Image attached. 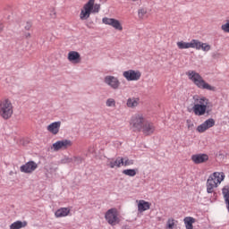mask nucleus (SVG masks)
<instances>
[{"mask_svg": "<svg viewBox=\"0 0 229 229\" xmlns=\"http://www.w3.org/2000/svg\"><path fill=\"white\" fill-rule=\"evenodd\" d=\"M194 106L192 107V112L198 117H201V115H210L212 114V103L210 100L205 97L194 96Z\"/></svg>", "mask_w": 229, "mask_h": 229, "instance_id": "nucleus-1", "label": "nucleus"}, {"mask_svg": "<svg viewBox=\"0 0 229 229\" xmlns=\"http://www.w3.org/2000/svg\"><path fill=\"white\" fill-rule=\"evenodd\" d=\"M189 80H191L198 89H201L202 90H210L211 92H216V89L214 86L207 83L203 77L199 75V73L194 71H189L187 73Z\"/></svg>", "mask_w": 229, "mask_h": 229, "instance_id": "nucleus-2", "label": "nucleus"}, {"mask_svg": "<svg viewBox=\"0 0 229 229\" xmlns=\"http://www.w3.org/2000/svg\"><path fill=\"white\" fill-rule=\"evenodd\" d=\"M225 180V175L219 172H215L211 174L207 181V192L212 194L214 189Z\"/></svg>", "mask_w": 229, "mask_h": 229, "instance_id": "nucleus-3", "label": "nucleus"}, {"mask_svg": "<svg viewBox=\"0 0 229 229\" xmlns=\"http://www.w3.org/2000/svg\"><path fill=\"white\" fill-rule=\"evenodd\" d=\"M0 115L5 121H8L13 115V106L10 99L5 98L0 102Z\"/></svg>", "mask_w": 229, "mask_h": 229, "instance_id": "nucleus-4", "label": "nucleus"}, {"mask_svg": "<svg viewBox=\"0 0 229 229\" xmlns=\"http://www.w3.org/2000/svg\"><path fill=\"white\" fill-rule=\"evenodd\" d=\"M148 120L142 114H134L131 119V129L132 131L139 133Z\"/></svg>", "mask_w": 229, "mask_h": 229, "instance_id": "nucleus-5", "label": "nucleus"}, {"mask_svg": "<svg viewBox=\"0 0 229 229\" xmlns=\"http://www.w3.org/2000/svg\"><path fill=\"white\" fill-rule=\"evenodd\" d=\"M105 217L107 223L112 226H115V225H119V213L117 212V209L111 208L107 210L105 215Z\"/></svg>", "mask_w": 229, "mask_h": 229, "instance_id": "nucleus-6", "label": "nucleus"}, {"mask_svg": "<svg viewBox=\"0 0 229 229\" xmlns=\"http://www.w3.org/2000/svg\"><path fill=\"white\" fill-rule=\"evenodd\" d=\"M99 10H101V4L93 3L92 8L89 12V13L86 14L85 5H83V8L81 9L80 13L81 21H87L90 17V13H99Z\"/></svg>", "mask_w": 229, "mask_h": 229, "instance_id": "nucleus-7", "label": "nucleus"}, {"mask_svg": "<svg viewBox=\"0 0 229 229\" xmlns=\"http://www.w3.org/2000/svg\"><path fill=\"white\" fill-rule=\"evenodd\" d=\"M123 76L127 81H139L142 73L140 71L128 70L123 72Z\"/></svg>", "mask_w": 229, "mask_h": 229, "instance_id": "nucleus-8", "label": "nucleus"}, {"mask_svg": "<svg viewBox=\"0 0 229 229\" xmlns=\"http://www.w3.org/2000/svg\"><path fill=\"white\" fill-rule=\"evenodd\" d=\"M104 83H106V85H108V87H110L114 90H117V89L121 87V81H119V79L112 75H106L104 78Z\"/></svg>", "mask_w": 229, "mask_h": 229, "instance_id": "nucleus-9", "label": "nucleus"}, {"mask_svg": "<svg viewBox=\"0 0 229 229\" xmlns=\"http://www.w3.org/2000/svg\"><path fill=\"white\" fill-rule=\"evenodd\" d=\"M71 146H72V141L70 140H63L54 143L51 147V149H54V151H60V149H69Z\"/></svg>", "mask_w": 229, "mask_h": 229, "instance_id": "nucleus-10", "label": "nucleus"}, {"mask_svg": "<svg viewBox=\"0 0 229 229\" xmlns=\"http://www.w3.org/2000/svg\"><path fill=\"white\" fill-rule=\"evenodd\" d=\"M102 22L106 26H112V28H114L115 30H117V31H123V25L121 24V21H119V20L104 17L102 19Z\"/></svg>", "mask_w": 229, "mask_h": 229, "instance_id": "nucleus-11", "label": "nucleus"}, {"mask_svg": "<svg viewBox=\"0 0 229 229\" xmlns=\"http://www.w3.org/2000/svg\"><path fill=\"white\" fill-rule=\"evenodd\" d=\"M214 126H216V120H214V118H208L197 127V131H199V133H205L207 130H209V128H214Z\"/></svg>", "mask_w": 229, "mask_h": 229, "instance_id": "nucleus-12", "label": "nucleus"}, {"mask_svg": "<svg viewBox=\"0 0 229 229\" xmlns=\"http://www.w3.org/2000/svg\"><path fill=\"white\" fill-rule=\"evenodd\" d=\"M37 167H38V165L37 163H35V161H29L25 165H22L20 167V171L21 173L30 174L33 173V171H35L37 169Z\"/></svg>", "mask_w": 229, "mask_h": 229, "instance_id": "nucleus-13", "label": "nucleus"}, {"mask_svg": "<svg viewBox=\"0 0 229 229\" xmlns=\"http://www.w3.org/2000/svg\"><path fill=\"white\" fill-rule=\"evenodd\" d=\"M140 131H142L143 135L146 137L153 135V133H155V125L147 120Z\"/></svg>", "mask_w": 229, "mask_h": 229, "instance_id": "nucleus-14", "label": "nucleus"}, {"mask_svg": "<svg viewBox=\"0 0 229 229\" xmlns=\"http://www.w3.org/2000/svg\"><path fill=\"white\" fill-rule=\"evenodd\" d=\"M67 58L71 64H81V55L77 51H70Z\"/></svg>", "mask_w": 229, "mask_h": 229, "instance_id": "nucleus-15", "label": "nucleus"}, {"mask_svg": "<svg viewBox=\"0 0 229 229\" xmlns=\"http://www.w3.org/2000/svg\"><path fill=\"white\" fill-rule=\"evenodd\" d=\"M191 160L195 164H205V162H208V155L207 154H195L191 156Z\"/></svg>", "mask_w": 229, "mask_h": 229, "instance_id": "nucleus-16", "label": "nucleus"}, {"mask_svg": "<svg viewBox=\"0 0 229 229\" xmlns=\"http://www.w3.org/2000/svg\"><path fill=\"white\" fill-rule=\"evenodd\" d=\"M60 126H62V122H54L47 127V130L53 135H57L58 131H60Z\"/></svg>", "mask_w": 229, "mask_h": 229, "instance_id": "nucleus-17", "label": "nucleus"}, {"mask_svg": "<svg viewBox=\"0 0 229 229\" xmlns=\"http://www.w3.org/2000/svg\"><path fill=\"white\" fill-rule=\"evenodd\" d=\"M151 208V203L146 200H140L138 204V211L142 213L146 212V210H149Z\"/></svg>", "mask_w": 229, "mask_h": 229, "instance_id": "nucleus-18", "label": "nucleus"}, {"mask_svg": "<svg viewBox=\"0 0 229 229\" xmlns=\"http://www.w3.org/2000/svg\"><path fill=\"white\" fill-rule=\"evenodd\" d=\"M68 214H71V208H61L55 211V217H65Z\"/></svg>", "mask_w": 229, "mask_h": 229, "instance_id": "nucleus-19", "label": "nucleus"}, {"mask_svg": "<svg viewBox=\"0 0 229 229\" xmlns=\"http://www.w3.org/2000/svg\"><path fill=\"white\" fill-rule=\"evenodd\" d=\"M184 225L186 226V229H194V223H196V218L191 217V216H186L183 219Z\"/></svg>", "mask_w": 229, "mask_h": 229, "instance_id": "nucleus-20", "label": "nucleus"}, {"mask_svg": "<svg viewBox=\"0 0 229 229\" xmlns=\"http://www.w3.org/2000/svg\"><path fill=\"white\" fill-rule=\"evenodd\" d=\"M126 106H128V108H136V106H139V98H128Z\"/></svg>", "mask_w": 229, "mask_h": 229, "instance_id": "nucleus-21", "label": "nucleus"}, {"mask_svg": "<svg viewBox=\"0 0 229 229\" xmlns=\"http://www.w3.org/2000/svg\"><path fill=\"white\" fill-rule=\"evenodd\" d=\"M25 226H28V222L16 221L10 225V229H21L25 228Z\"/></svg>", "mask_w": 229, "mask_h": 229, "instance_id": "nucleus-22", "label": "nucleus"}, {"mask_svg": "<svg viewBox=\"0 0 229 229\" xmlns=\"http://www.w3.org/2000/svg\"><path fill=\"white\" fill-rule=\"evenodd\" d=\"M108 165L111 169H114V167H121V165H123V157H118L115 161H111Z\"/></svg>", "mask_w": 229, "mask_h": 229, "instance_id": "nucleus-23", "label": "nucleus"}, {"mask_svg": "<svg viewBox=\"0 0 229 229\" xmlns=\"http://www.w3.org/2000/svg\"><path fill=\"white\" fill-rule=\"evenodd\" d=\"M201 43L202 42L198 39H191L190 42V46L192 49L199 50L201 49Z\"/></svg>", "mask_w": 229, "mask_h": 229, "instance_id": "nucleus-24", "label": "nucleus"}, {"mask_svg": "<svg viewBox=\"0 0 229 229\" xmlns=\"http://www.w3.org/2000/svg\"><path fill=\"white\" fill-rule=\"evenodd\" d=\"M94 3H96V0H89L88 3H86L84 4L85 6V13L89 14V13L90 12V10H92V6L94 4Z\"/></svg>", "mask_w": 229, "mask_h": 229, "instance_id": "nucleus-25", "label": "nucleus"}, {"mask_svg": "<svg viewBox=\"0 0 229 229\" xmlns=\"http://www.w3.org/2000/svg\"><path fill=\"white\" fill-rule=\"evenodd\" d=\"M177 47L180 49H190L191 48V42H184V41H178Z\"/></svg>", "mask_w": 229, "mask_h": 229, "instance_id": "nucleus-26", "label": "nucleus"}, {"mask_svg": "<svg viewBox=\"0 0 229 229\" xmlns=\"http://www.w3.org/2000/svg\"><path fill=\"white\" fill-rule=\"evenodd\" d=\"M133 164H135V161L133 159H130L128 157H123L122 165H124V167L133 165Z\"/></svg>", "mask_w": 229, "mask_h": 229, "instance_id": "nucleus-27", "label": "nucleus"}, {"mask_svg": "<svg viewBox=\"0 0 229 229\" xmlns=\"http://www.w3.org/2000/svg\"><path fill=\"white\" fill-rule=\"evenodd\" d=\"M138 169H125L123 171V174L125 176H135L137 174Z\"/></svg>", "mask_w": 229, "mask_h": 229, "instance_id": "nucleus-28", "label": "nucleus"}, {"mask_svg": "<svg viewBox=\"0 0 229 229\" xmlns=\"http://www.w3.org/2000/svg\"><path fill=\"white\" fill-rule=\"evenodd\" d=\"M148 13V10L145 8H141L138 10V17L139 19H144V15Z\"/></svg>", "mask_w": 229, "mask_h": 229, "instance_id": "nucleus-29", "label": "nucleus"}, {"mask_svg": "<svg viewBox=\"0 0 229 229\" xmlns=\"http://www.w3.org/2000/svg\"><path fill=\"white\" fill-rule=\"evenodd\" d=\"M174 219L169 218L166 222V229H174Z\"/></svg>", "mask_w": 229, "mask_h": 229, "instance_id": "nucleus-30", "label": "nucleus"}, {"mask_svg": "<svg viewBox=\"0 0 229 229\" xmlns=\"http://www.w3.org/2000/svg\"><path fill=\"white\" fill-rule=\"evenodd\" d=\"M200 49H202V51L208 52V51H210L211 47L210 45L202 42L200 43Z\"/></svg>", "mask_w": 229, "mask_h": 229, "instance_id": "nucleus-31", "label": "nucleus"}, {"mask_svg": "<svg viewBox=\"0 0 229 229\" xmlns=\"http://www.w3.org/2000/svg\"><path fill=\"white\" fill-rule=\"evenodd\" d=\"M73 164H76L77 165H80L83 162V158L80 157H72Z\"/></svg>", "mask_w": 229, "mask_h": 229, "instance_id": "nucleus-32", "label": "nucleus"}, {"mask_svg": "<svg viewBox=\"0 0 229 229\" xmlns=\"http://www.w3.org/2000/svg\"><path fill=\"white\" fill-rule=\"evenodd\" d=\"M106 106H115V99L108 98L106 102Z\"/></svg>", "mask_w": 229, "mask_h": 229, "instance_id": "nucleus-33", "label": "nucleus"}, {"mask_svg": "<svg viewBox=\"0 0 229 229\" xmlns=\"http://www.w3.org/2000/svg\"><path fill=\"white\" fill-rule=\"evenodd\" d=\"M71 163H72V157H64L61 160V164H71Z\"/></svg>", "mask_w": 229, "mask_h": 229, "instance_id": "nucleus-34", "label": "nucleus"}, {"mask_svg": "<svg viewBox=\"0 0 229 229\" xmlns=\"http://www.w3.org/2000/svg\"><path fill=\"white\" fill-rule=\"evenodd\" d=\"M221 30H223L225 33H229V22L223 24Z\"/></svg>", "mask_w": 229, "mask_h": 229, "instance_id": "nucleus-35", "label": "nucleus"}, {"mask_svg": "<svg viewBox=\"0 0 229 229\" xmlns=\"http://www.w3.org/2000/svg\"><path fill=\"white\" fill-rule=\"evenodd\" d=\"M31 26H32L31 21H26L25 26H24V29H25L27 31H30V30H31Z\"/></svg>", "mask_w": 229, "mask_h": 229, "instance_id": "nucleus-36", "label": "nucleus"}, {"mask_svg": "<svg viewBox=\"0 0 229 229\" xmlns=\"http://www.w3.org/2000/svg\"><path fill=\"white\" fill-rule=\"evenodd\" d=\"M187 123H188V130H193V128H194V123H191L189 122V120H187Z\"/></svg>", "mask_w": 229, "mask_h": 229, "instance_id": "nucleus-37", "label": "nucleus"}, {"mask_svg": "<svg viewBox=\"0 0 229 229\" xmlns=\"http://www.w3.org/2000/svg\"><path fill=\"white\" fill-rule=\"evenodd\" d=\"M212 56H213V58H220V56H221V54L220 53H216V54H213L212 55Z\"/></svg>", "mask_w": 229, "mask_h": 229, "instance_id": "nucleus-38", "label": "nucleus"}, {"mask_svg": "<svg viewBox=\"0 0 229 229\" xmlns=\"http://www.w3.org/2000/svg\"><path fill=\"white\" fill-rule=\"evenodd\" d=\"M50 15H51V17H56V12L55 11V9H53L52 11H51V13H50Z\"/></svg>", "mask_w": 229, "mask_h": 229, "instance_id": "nucleus-39", "label": "nucleus"}, {"mask_svg": "<svg viewBox=\"0 0 229 229\" xmlns=\"http://www.w3.org/2000/svg\"><path fill=\"white\" fill-rule=\"evenodd\" d=\"M30 37H31V34L27 33V34H26V38H30Z\"/></svg>", "mask_w": 229, "mask_h": 229, "instance_id": "nucleus-40", "label": "nucleus"}, {"mask_svg": "<svg viewBox=\"0 0 229 229\" xmlns=\"http://www.w3.org/2000/svg\"><path fill=\"white\" fill-rule=\"evenodd\" d=\"M1 31H3V25H1V23H0V33H1Z\"/></svg>", "mask_w": 229, "mask_h": 229, "instance_id": "nucleus-41", "label": "nucleus"}, {"mask_svg": "<svg viewBox=\"0 0 229 229\" xmlns=\"http://www.w3.org/2000/svg\"><path fill=\"white\" fill-rule=\"evenodd\" d=\"M131 1H133L135 3L137 0H131Z\"/></svg>", "mask_w": 229, "mask_h": 229, "instance_id": "nucleus-42", "label": "nucleus"}, {"mask_svg": "<svg viewBox=\"0 0 229 229\" xmlns=\"http://www.w3.org/2000/svg\"><path fill=\"white\" fill-rule=\"evenodd\" d=\"M188 112H191V110H190V109H188Z\"/></svg>", "mask_w": 229, "mask_h": 229, "instance_id": "nucleus-43", "label": "nucleus"}]
</instances>
